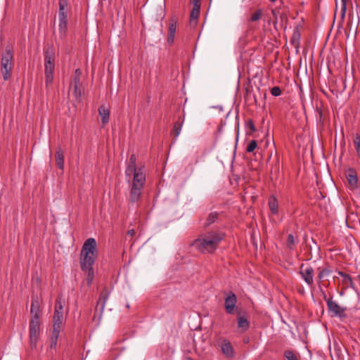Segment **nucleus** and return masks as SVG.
I'll list each match as a JSON object with an SVG mask.
<instances>
[{
    "label": "nucleus",
    "mask_w": 360,
    "mask_h": 360,
    "mask_svg": "<svg viewBox=\"0 0 360 360\" xmlns=\"http://www.w3.org/2000/svg\"><path fill=\"white\" fill-rule=\"evenodd\" d=\"M96 241L89 238L84 242L81 250L80 265L82 271L87 274L86 283L91 285L94 277L93 265L97 255Z\"/></svg>",
    "instance_id": "obj_1"
},
{
    "label": "nucleus",
    "mask_w": 360,
    "mask_h": 360,
    "mask_svg": "<svg viewBox=\"0 0 360 360\" xmlns=\"http://www.w3.org/2000/svg\"><path fill=\"white\" fill-rule=\"evenodd\" d=\"M224 236L225 234L221 231H210L194 240L191 245L201 253H211L217 248Z\"/></svg>",
    "instance_id": "obj_2"
},
{
    "label": "nucleus",
    "mask_w": 360,
    "mask_h": 360,
    "mask_svg": "<svg viewBox=\"0 0 360 360\" xmlns=\"http://www.w3.org/2000/svg\"><path fill=\"white\" fill-rule=\"evenodd\" d=\"M44 68L45 84L48 86L53 82V75L55 69L54 51L52 47L48 48L45 51Z\"/></svg>",
    "instance_id": "obj_3"
},
{
    "label": "nucleus",
    "mask_w": 360,
    "mask_h": 360,
    "mask_svg": "<svg viewBox=\"0 0 360 360\" xmlns=\"http://www.w3.org/2000/svg\"><path fill=\"white\" fill-rule=\"evenodd\" d=\"M13 60L12 48L8 46L5 51L2 53L1 58V72L5 81L8 80L11 76V70L13 65Z\"/></svg>",
    "instance_id": "obj_4"
},
{
    "label": "nucleus",
    "mask_w": 360,
    "mask_h": 360,
    "mask_svg": "<svg viewBox=\"0 0 360 360\" xmlns=\"http://www.w3.org/2000/svg\"><path fill=\"white\" fill-rule=\"evenodd\" d=\"M323 299L326 301L328 310L331 313L332 317H339L340 319H345L347 317L345 311L346 307L340 306L335 301L333 300V297L327 299L326 295L323 292Z\"/></svg>",
    "instance_id": "obj_5"
},
{
    "label": "nucleus",
    "mask_w": 360,
    "mask_h": 360,
    "mask_svg": "<svg viewBox=\"0 0 360 360\" xmlns=\"http://www.w3.org/2000/svg\"><path fill=\"white\" fill-rule=\"evenodd\" d=\"M40 321H30L29 325V336L30 343L32 348L37 346L38 338L39 336Z\"/></svg>",
    "instance_id": "obj_6"
},
{
    "label": "nucleus",
    "mask_w": 360,
    "mask_h": 360,
    "mask_svg": "<svg viewBox=\"0 0 360 360\" xmlns=\"http://www.w3.org/2000/svg\"><path fill=\"white\" fill-rule=\"evenodd\" d=\"M237 297L234 292L229 291L224 300V309L227 314H233L236 309Z\"/></svg>",
    "instance_id": "obj_7"
},
{
    "label": "nucleus",
    "mask_w": 360,
    "mask_h": 360,
    "mask_svg": "<svg viewBox=\"0 0 360 360\" xmlns=\"http://www.w3.org/2000/svg\"><path fill=\"white\" fill-rule=\"evenodd\" d=\"M304 264L300 265V274L307 285L312 286L314 285V269L311 266L306 269H304Z\"/></svg>",
    "instance_id": "obj_8"
},
{
    "label": "nucleus",
    "mask_w": 360,
    "mask_h": 360,
    "mask_svg": "<svg viewBox=\"0 0 360 360\" xmlns=\"http://www.w3.org/2000/svg\"><path fill=\"white\" fill-rule=\"evenodd\" d=\"M143 187L139 186L136 185H130V191H129V202L131 204H134L138 202L141 195H142V190Z\"/></svg>",
    "instance_id": "obj_9"
},
{
    "label": "nucleus",
    "mask_w": 360,
    "mask_h": 360,
    "mask_svg": "<svg viewBox=\"0 0 360 360\" xmlns=\"http://www.w3.org/2000/svg\"><path fill=\"white\" fill-rule=\"evenodd\" d=\"M236 313L238 314L237 323L238 327L241 329L243 332L246 331L250 327V322L248 320V316L245 312L242 313L240 310L236 309Z\"/></svg>",
    "instance_id": "obj_10"
},
{
    "label": "nucleus",
    "mask_w": 360,
    "mask_h": 360,
    "mask_svg": "<svg viewBox=\"0 0 360 360\" xmlns=\"http://www.w3.org/2000/svg\"><path fill=\"white\" fill-rule=\"evenodd\" d=\"M177 27V18L174 16L169 19V24L168 28V37L167 43L172 45L174 41L175 33Z\"/></svg>",
    "instance_id": "obj_11"
},
{
    "label": "nucleus",
    "mask_w": 360,
    "mask_h": 360,
    "mask_svg": "<svg viewBox=\"0 0 360 360\" xmlns=\"http://www.w3.org/2000/svg\"><path fill=\"white\" fill-rule=\"evenodd\" d=\"M108 296L109 294L107 288H104L100 293L99 298L96 307V311H99L101 315L105 309V302L108 298Z\"/></svg>",
    "instance_id": "obj_12"
},
{
    "label": "nucleus",
    "mask_w": 360,
    "mask_h": 360,
    "mask_svg": "<svg viewBox=\"0 0 360 360\" xmlns=\"http://www.w3.org/2000/svg\"><path fill=\"white\" fill-rule=\"evenodd\" d=\"M58 19H68V14L70 11L68 0H59Z\"/></svg>",
    "instance_id": "obj_13"
},
{
    "label": "nucleus",
    "mask_w": 360,
    "mask_h": 360,
    "mask_svg": "<svg viewBox=\"0 0 360 360\" xmlns=\"http://www.w3.org/2000/svg\"><path fill=\"white\" fill-rule=\"evenodd\" d=\"M349 185L352 189L357 188L358 177L356 172L353 168H349L346 174Z\"/></svg>",
    "instance_id": "obj_14"
},
{
    "label": "nucleus",
    "mask_w": 360,
    "mask_h": 360,
    "mask_svg": "<svg viewBox=\"0 0 360 360\" xmlns=\"http://www.w3.org/2000/svg\"><path fill=\"white\" fill-rule=\"evenodd\" d=\"M132 175L133 181L131 184L144 187L146 183V175L142 172L141 168H139V170L132 174Z\"/></svg>",
    "instance_id": "obj_15"
},
{
    "label": "nucleus",
    "mask_w": 360,
    "mask_h": 360,
    "mask_svg": "<svg viewBox=\"0 0 360 360\" xmlns=\"http://www.w3.org/2000/svg\"><path fill=\"white\" fill-rule=\"evenodd\" d=\"M221 349L222 353L227 358L233 357V356H234L233 349L229 340H227L226 339L223 340L221 345Z\"/></svg>",
    "instance_id": "obj_16"
},
{
    "label": "nucleus",
    "mask_w": 360,
    "mask_h": 360,
    "mask_svg": "<svg viewBox=\"0 0 360 360\" xmlns=\"http://www.w3.org/2000/svg\"><path fill=\"white\" fill-rule=\"evenodd\" d=\"M271 13L274 18L273 24L275 28H276V24L278 23V18L281 20V22H288L287 15L283 12H280L278 8H274L271 10Z\"/></svg>",
    "instance_id": "obj_17"
},
{
    "label": "nucleus",
    "mask_w": 360,
    "mask_h": 360,
    "mask_svg": "<svg viewBox=\"0 0 360 360\" xmlns=\"http://www.w3.org/2000/svg\"><path fill=\"white\" fill-rule=\"evenodd\" d=\"M338 274L342 277V283L343 285H345L347 288L350 287L352 289L356 290L352 278L349 274L340 271H339Z\"/></svg>",
    "instance_id": "obj_18"
},
{
    "label": "nucleus",
    "mask_w": 360,
    "mask_h": 360,
    "mask_svg": "<svg viewBox=\"0 0 360 360\" xmlns=\"http://www.w3.org/2000/svg\"><path fill=\"white\" fill-rule=\"evenodd\" d=\"M98 113L101 117V122L103 125L109 122L110 110L105 105H101L98 108Z\"/></svg>",
    "instance_id": "obj_19"
},
{
    "label": "nucleus",
    "mask_w": 360,
    "mask_h": 360,
    "mask_svg": "<svg viewBox=\"0 0 360 360\" xmlns=\"http://www.w3.org/2000/svg\"><path fill=\"white\" fill-rule=\"evenodd\" d=\"M39 305L37 301H32L31 304L30 312L32 314V318L30 320L39 321Z\"/></svg>",
    "instance_id": "obj_20"
},
{
    "label": "nucleus",
    "mask_w": 360,
    "mask_h": 360,
    "mask_svg": "<svg viewBox=\"0 0 360 360\" xmlns=\"http://www.w3.org/2000/svg\"><path fill=\"white\" fill-rule=\"evenodd\" d=\"M200 4H194L193 9L191 12L190 15V23H194L195 25L197 23V20L200 15Z\"/></svg>",
    "instance_id": "obj_21"
},
{
    "label": "nucleus",
    "mask_w": 360,
    "mask_h": 360,
    "mask_svg": "<svg viewBox=\"0 0 360 360\" xmlns=\"http://www.w3.org/2000/svg\"><path fill=\"white\" fill-rule=\"evenodd\" d=\"M219 217V213L217 212H210L206 219H205V222L204 223V227L205 228H207L208 226H210V225H212V224H214V222H216L218 219Z\"/></svg>",
    "instance_id": "obj_22"
},
{
    "label": "nucleus",
    "mask_w": 360,
    "mask_h": 360,
    "mask_svg": "<svg viewBox=\"0 0 360 360\" xmlns=\"http://www.w3.org/2000/svg\"><path fill=\"white\" fill-rule=\"evenodd\" d=\"M184 115L183 116L182 119L181 117H179V120L176 122H175V123L174 124L172 134H173V136L175 139H176L178 137V136L179 135V134L181 132V127H182V125L184 123Z\"/></svg>",
    "instance_id": "obj_23"
},
{
    "label": "nucleus",
    "mask_w": 360,
    "mask_h": 360,
    "mask_svg": "<svg viewBox=\"0 0 360 360\" xmlns=\"http://www.w3.org/2000/svg\"><path fill=\"white\" fill-rule=\"evenodd\" d=\"M269 207L273 214H278V205L276 198L274 196H271L269 199Z\"/></svg>",
    "instance_id": "obj_24"
},
{
    "label": "nucleus",
    "mask_w": 360,
    "mask_h": 360,
    "mask_svg": "<svg viewBox=\"0 0 360 360\" xmlns=\"http://www.w3.org/2000/svg\"><path fill=\"white\" fill-rule=\"evenodd\" d=\"M56 161L58 167L60 169H63V168H64V156H63V153L60 148H58V150L56 153Z\"/></svg>",
    "instance_id": "obj_25"
},
{
    "label": "nucleus",
    "mask_w": 360,
    "mask_h": 360,
    "mask_svg": "<svg viewBox=\"0 0 360 360\" xmlns=\"http://www.w3.org/2000/svg\"><path fill=\"white\" fill-rule=\"evenodd\" d=\"M60 329L53 328L52 335L51 337V348H56L57 345V341L59 337Z\"/></svg>",
    "instance_id": "obj_26"
},
{
    "label": "nucleus",
    "mask_w": 360,
    "mask_h": 360,
    "mask_svg": "<svg viewBox=\"0 0 360 360\" xmlns=\"http://www.w3.org/2000/svg\"><path fill=\"white\" fill-rule=\"evenodd\" d=\"M139 168L136 167V164L134 163H130L129 162L127 169L125 170V174L126 176H131L132 174L135 173L136 172L139 171Z\"/></svg>",
    "instance_id": "obj_27"
},
{
    "label": "nucleus",
    "mask_w": 360,
    "mask_h": 360,
    "mask_svg": "<svg viewBox=\"0 0 360 360\" xmlns=\"http://www.w3.org/2000/svg\"><path fill=\"white\" fill-rule=\"evenodd\" d=\"M284 356L287 360H299L300 355L297 352L291 350H286L284 352Z\"/></svg>",
    "instance_id": "obj_28"
},
{
    "label": "nucleus",
    "mask_w": 360,
    "mask_h": 360,
    "mask_svg": "<svg viewBox=\"0 0 360 360\" xmlns=\"http://www.w3.org/2000/svg\"><path fill=\"white\" fill-rule=\"evenodd\" d=\"M64 303L65 302L63 301L60 297L57 298L56 300L54 311L57 312L58 311V312L63 313Z\"/></svg>",
    "instance_id": "obj_29"
},
{
    "label": "nucleus",
    "mask_w": 360,
    "mask_h": 360,
    "mask_svg": "<svg viewBox=\"0 0 360 360\" xmlns=\"http://www.w3.org/2000/svg\"><path fill=\"white\" fill-rule=\"evenodd\" d=\"M68 28V19H59V30L60 33H65Z\"/></svg>",
    "instance_id": "obj_30"
},
{
    "label": "nucleus",
    "mask_w": 360,
    "mask_h": 360,
    "mask_svg": "<svg viewBox=\"0 0 360 360\" xmlns=\"http://www.w3.org/2000/svg\"><path fill=\"white\" fill-rule=\"evenodd\" d=\"M318 270L320 271L318 275V278L319 280H321L324 277L329 276V274L331 273V270L328 268H324L322 269H321V268H319Z\"/></svg>",
    "instance_id": "obj_31"
},
{
    "label": "nucleus",
    "mask_w": 360,
    "mask_h": 360,
    "mask_svg": "<svg viewBox=\"0 0 360 360\" xmlns=\"http://www.w3.org/2000/svg\"><path fill=\"white\" fill-rule=\"evenodd\" d=\"M354 145L358 156L360 158V136L356 134L354 139Z\"/></svg>",
    "instance_id": "obj_32"
},
{
    "label": "nucleus",
    "mask_w": 360,
    "mask_h": 360,
    "mask_svg": "<svg viewBox=\"0 0 360 360\" xmlns=\"http://www.w3.org/2000/svg\"><path fill=\"white\" fill-rule=\"evenodd\" d=\"M262 15V10L258 9L251 15L250 20L252 22H256L261 18Z\"/></svg>",
    "instance_id": "obj_33"
},
{
    "label": "nucleus",
    "mask_w": 360,
    "mask_h": 360,
    "mask_svg": "<svg viewBox=\"0 0 360 360\" xmlns=\"http://www.w3.org/2000/svg\"><path fill=\"white\" fill-rule=\"evenodd\" d=\"M295 244V238L292 234H289L287 238V247L290 250H292Z\"/></svg>",
    "instance_id": "obj_34"
},
{
    "label": "nucleus",
    "mask_w": 360,
    "mask_h": 360,
    "mask_svg": "<svg viewBox=\"0 0 360 360\" xmlns=\"http://www.w3.org/2000/svg\"><path fill=\"white\" fill-rule=\"evenodd\" d=\"M257 146V142L255 140H252L246 148V151L248 153H252L255 150V149Z\"/></svg>",
    "instance_id": "obj_35"
},
{
    "label": "nucleus",
    "mask_w": 360,
    "mask_h": 360,
    "mask_svg": "<svg viewBox=\"0 0 360 360\" xmlns=\"http://www.w3.org/2000/svg\"><path fill=\"white\" fill-rule=\"evenodd\" d=\"M347 1L348 0H341L340 11H341L342 18H345V13H346Z\"/></svg>",
    "instance_id": "obj_36"
},
{
    "label": "nucleus",
    "mask_w": 360,
    "mask_h": 360,
    "mask_svg": "<svg viewBox=\"0 0 360 360\" xmlns=\"http://www.w3.org/2000/svg\"><path fill=\"white\" fill-rule=\"evenodd\" d=\"M271 94L274 96H278L281 94L282 91L280 87L278 86H274L271 89Z\"/></svg>",
    "instance_id": "obj_37"
},
{
    "label": "nucleus",
    "mask_w": 360,
    "mask_h": 360,
    "mask_svg": "<svg viewBox=\"0 0 360 360\" xmlns=\"http://www.w3.org/2000/svg\"><path fill=\"white\" fill-rule=\"evenodd\" d=\"M63 324V319L53 320V328H61Z\"/></svg>",
    "instance_id": "obj_38"
},
{
    "label": "nucleus",
    "mask_w": 360,
    "mask_h": 360,
    "mask_svg": "<svg viewBox=\"0 0 360 360\" xmlns=\"http://www.w3.org/2000/svg\"><path fill=\"white\" fill-rule=\"evenodd\" d=\"M74 93L76 98H79L82 96V89L79 88V85L77 86V89L74 87Z\"/></svg>",
    "instance_id": "obj_39"
},
{
    "label": "nucleus",
    "mask_w": 360,
    "mask_h": 360,
    "mask_svg": "<svg viewBox=\"0 0 360 360\" xmlns=\"http://www.w3.org/2000/svg\"><path fill=\"white\" fill-rule=\"evenodd\" d=\"M53 319V320L63 319V313L58 312V311L57 312L54 311Z\"/></svg>",
    "instance_id": "obj_40"
},
{
    "label": "nucleus",
    "mask_w": 360,
    "mask_h": 360,
    "mask_svg": "<svg viewBox=\"0 0 360 360\" xmlns=\"http://www.w3.org/2000/svg\"><path fill=\"white\" fill-rule=\"evenodd\" d=\"M248 126L252 132L256 131V128L252 120H250L248 122Z\"/></svg>",
    "instance_id": "obj_41"
},
{
    "label": "nucleus",
    "mask_w": 360,
    "mask_h": 360,
    "mask_svg": "<svg viewBox=\"0 0 360 360\" xmlns=\"http://www.w3.org/2000/svg\"><path fill=\"white\" fill-rule=\"evenodd\" d=\"M79 83H80V77H74L73 82H72V84H73L74 87H75L77 89V86L79 85Z\"/></svg>",
    "instance_id": "obj_42"
},
{
    "label": "nucleus",
    "mask_w": 360,
    "mask_h": 360,
    "mask_svg": "<svg viewBox=\"0 0 360 360\" xmlns=\"http://www.w3.org/2000/svg\"><path fill=\"white\" fill-rule=\"evenodd\" d=\"M136 155L134 154H132L131 156H130V158H129V162L130 163H134L136 164Z\"/></svg>",
    "instance_id": "obj_43"
},
{
    "label": "nucleus",
    "mask_w": 360,
    "mask_h": 360,
    "mask_svg": "<svg viewBox=\"0 0 360 360\" xmlns=\"http://www.w3.org/2000/svg\"><path fill=\"white\" fill-rule=\"evenodd\" d=\"M81 74H82V72H81L80 69L78 68V69L75 70L74 77H80Z\"/></svg>",
    "instance_id": "obj_44"
},
{
    "label": "nucleus",
    "mask_w": 360,
    "mask_h": 360,
    "mask_svg": "<svg viewBox=\"0 0 360 360\" xmlns=\"http://www.w3.org/2000/svg\"><path fill=\"white\" fill-rule=\"evenodd\" d=\"M135 234V231L134 229H130L127 231V235L130 236H134Z\"/></svg>",
    "instance_id": "obj_45"
},
{
    "label": "nucleus",
    "mask_w": 360,
    "mask_h": 360,
    "mask_svg": "<svg viewBox=\"0 0 360 360\" xmlns=\"http://www.w3.org/2000/svg\"><path fill=\"white\" fill-rule=\"evenodd\" d=\"M300 39V34H299V33H297V34L294 33V34H293V37H292V40L293 41V40H294V39Z\"/></svg>",
    "instance_id": "obj_46"
},
{
    "label": "nucleus",
    "mask_w": 360,
    "mask_h": 360,
    "mask_svg": "<svg viewBox=\"0 0 360 360\" xmlns=\"http://www.w3.org/2000/svg\"><path fill=\"white\" fill-rule=\"evenodd\" d=\"M200 0H192V3L193 5H194V4H200Z\"/></svg>",
    "instance_id": "obj_47"
},
{
    "label": "nucleus",
    "mask_w": 360,
    "mask_h": 360,
    "mask_svg": "<svg viewBox=\"0 0 360 360\" xmlns=\"http://www.w3.org/2000/svg\"><path fill=\"white\" fill-rule=\"evenodd\" d=\"M355 279L359 281V286H360V274L358 275Z\"/></svg>",
    "instance_id": "obj_48"
},
{
    "label": "nucleus",
    "mask_w": 360,
    "mask_h": 360,
    "mask_svg": "<svg viewBox=\"0 0 360 360\" xmlns=\"http://www.w3.org/2000/svg\"><path fill=\"white\" fill-rule=\"evenodd\" d=\"M250 96V94H248L245 96V100L246 101L249 99V96Z\"/></svg>",
    "instance_id": "obj_49"
},
{
    "label": "nucleus",
    "mask_w": 360,
    "mask_h": 360,
    "mask_svg": "<svg viewBox=\"0 0 360 360\" xmlns=\"http://www.w3.org/2000/svg\"><path fill=\"white\" fill-rule=\"evenodd\" d=\"M254 101H255V103H257V97L255 95H254Z\"/></svg>",
    "instance_id": "obj_50"
},
{
    "label": "nucleus",
    "mask_w": 360,
    "mask_h": 360,
    "mask_svg": "<svg viewBox=\"0 0 360 360\" xmlns=\"http://www.w3.org/2000/svg\"><path fill=\"white\" fill-rule=\"evenodd\" d=\"M186 360H193V359L192 358H191V357H186Z\"/></svg>",
    "instance_id": "obj_51"
},
{
    "label": "nucleus",
    "mask_w": 360,
    "mask_h": 360,
    "mask_svg": "<svg viewBox=\"0 0 360 360\" xmlns=\"http://www.w3.org/2000/svg\"><path fill=\"white\" fill-rule=\"evenodd\" d=\"M269 1H271V2L276 1V0H269Z\"/></svg>",
    "instance_id": "obj_52"
}]
</instances>
